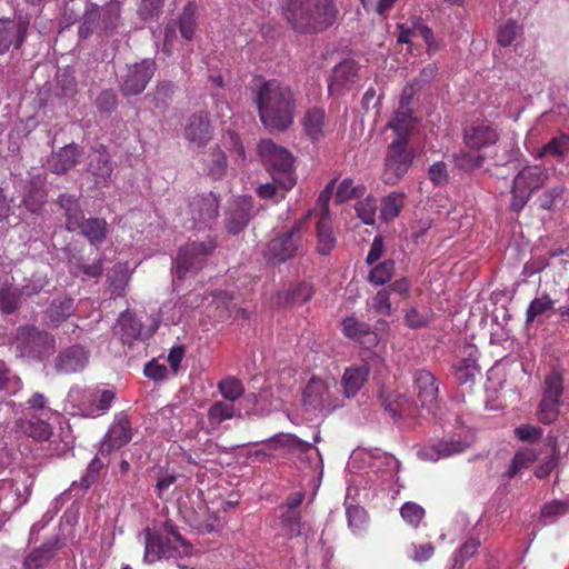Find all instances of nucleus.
<instances>
[{
    "label": "nucleus",
    "mask_w": 569,
    "mask_h": 569,
    "mask_svg": "<svg viewBox=\"0 0 569 569\" xmlns=\"http://www.w3.org/2000/svg\"><path fill=\"white\" fill-rule=\"evenodd\" d=\"M252 201L249 196H241L230 201L226 227L230 233H238L244 229L251 218Z\"/></svg>",
    "instance_id": "19"
},
{
    "label": "nucleus",
    "mask_w": 569,
    "mask_h": 569,
    "mask_svg": "<svg viewBox=\"0 0 569 569\" xmlns=\"http://www.w3.org/2000/svg\"><path fill=\"white\" fill-rule=\"evenodd\" d=\"M131 273L132 271L127 262L116 263L108 272V286L112 296L121 297L124 295Z\"/></svg>",
    "instance_id": "33"
},
{
    "label": "nucleus",
    "mask_w": 569,
    "mask_h": 569,
    "mask_svg": "<svg viewBox=\"0 0 569 569\" xmlns=\"http://www.w3.org/2000/svg\"><path fill=\"white\" fill-rule=\"evenodd\" d=\"M259 116L269 130H286L293 121L296 103L291 89L277 80L261 84L257 96Z\"/></svg>",
    "instance_id": "2"
},
{
    "label": "nucleus",
    "mask_w": 569,
    "mask_h": 569,
    "mask_svg": "<svg viewBox=\"0 0 569 569\" xmlns=\"http://www.w3.org/2000/svg\"><path fill=\"white\" fill-rule=\"evenodd\" d=\"M22 388V381L0 361V390L16 395Z\"/></svg>",
    "instance_id": "49"
},
{
    "label": "nucleus",
    "mask_w": 569,
    "mask_h": 569,
    "mask_svg": "<svg viewBox=\"0 0 569 569\" xmlns=\"http://www.w3.org/2000/svg\"><path fill=\"white\" fill-rule=\"evenodd\" d=\"M336 382L333 380H322L312 378L303 392V402L315 410H332L339 407L333 400Z\"/></svg>",
    "instance_id": "13"
},
{
    "label": "nucleus",
    "mask_w": 569,
    "mask_h": 569,
    "mask_svg": "<svg viewBox=\"0 0 569 569\" xmlns=\"http://www.w3.org/2000/svg\"><path fill=\"white\" fill-rule=\"evenodd\" d=\"M412 123V117L409 109L401 106L396 112L393 119L389 122L388 127L396 131L397 137L407 138L406 134Z\"/></svg>",
    "instance_id": "50"
},
{
    "label": "nucleus",
    "mask_w": 569,
    "mask_h": 569,
    "mask_svg": "<svg viewBox=\"0 0 569 569\" xmlns=\"http://www.w3.org/2000/svg\"><path fill=\"white\" fill-rule=\"evenodd\" d=\"M347 518L349 527L353 532L360 531L365 528L367 523V512L361 507H347Z\"/></svg>",
    "instance_id": "60"
},
{
    "label": "nucleus",
    "mask_w": 569,
    "mask_h": 569,
    "mask_svg": "<svg viewBox=\"0 0 569 569\" xmlns=\"http://www.w3.org/2000/svg\"><path fill=\"white\" fill-rule=\"evenodd\" d=\"M435 552V547L430 542L416 545L412 543L408 549V556L415 562H423L429 560Z\"/></svg>",
    "instance_id": "61"
},
{
    "label": "nucleus",
    "mask_w": 569,
    "mask_h": 569,
    "mask_svg": "<svg viewBox=\"0 0 569 569\" xmlns=\"http://www.w3.org/2000/svg\"><path fill=\"white\" fill-rule=\"evenodd\" d=\"M178 476L170 471H160L157 478V493L160 499H166L171 487L177 482Z\"/></svg>",
    "instance_id": "62"
},
{
    "label": "nucleus",
    "mask_w": 569,
    "mask_h": 569,
    "mask_svg": "<svg viewBox=\"0 0 569 569\" xmlns=\"http://www.w3.org/2000/svg\"><path fill=\"white\" fill-rule=\"evenodd\" d=\"M461 451L460 439L443 438L422 446L417 456L422 461L436 462L440 459L449 458Z\"/></svg>",
    "instance_id": "21"
},
{
    "label": "nucleus",
    "mask_w": 569,
    "mask_h": 569,
    "mask_svg": "<svg viewBox=\"0 0 569 569\" xmlns=\"http://www.w3.org/2000/svg\"><path fill=\"white\" fill-rule=\"evenodd\" d=\"M18 348L22 356L42 360L52 352L54 339L47 332L29 327L21 331Z\"/></svg>",
    "instance_id": "12"
},
{
    "label": "nucleus",
    "mask_w": 569,
    "mask_h": 569,
    "mask_svg": "<svg viewBox=\"0 0 569 569\" xmlns=\"http://www.w3.org/2000/svg\"><path fill=\"white\" fill-rule=\"evenodd\" d=\"M569 511V502L568 501H559L555 500L551 502L546 503L541 508V517L547 522H553L557 517L565 515Z\"/></svg>",
    "instance_id": "57"
},
{
    "label": "nucleus",
    "mask_w": 569,
    "mask_h": 569,
    "mask_svg": "<svg viewBox=\"0 0 569 569\" xmlns=\"http://www.w3.org/2000/svg\"><path fill=\"white\" fill-rule=\"evenodd\" d=\"M88 362V351L82 346L74 345L57 356L54 367L60 373H73L83 370Z\"/></svg>",
    "instance_id": "22"
},
{
    "label": "nucleus",
    "mask_w": 569,
    "mask_h": 569,
    "mask_svg": "<svg viewBox=\"0 0 569 569\" xmlns=\"http://www.w3.org/2000/svg\"><path fill=\"white\" fill-rule=\"evenodd\" d=\"M320 441V432L316 431L312 442L301 440L292 433H278L269 440V447L286 448L289 453L306 460L316 471L322 472V460L319 450L315 443Z\"/></svg>",
    "instance_id": "7"
},
{
    "label": "nucleus",
    "mask_w": 569,
    "mask_h": 569,
    "mask_svg": "<svg viewBox=\"0 0 569 569\" xmlns=\"http://www.w3.org/2000/svg\"><path fill=\"white\" fill-rule=\"evenodd\" d=\"M370 368L368 363L356 365L343 372L341 385L347 398L353 397L368 379Z\"/></svg>",
    "instance_id": "29"
},
{
    "label": "nucleus",
    "mask_w": 569,
    "mask_h": 569,
    "mask_svg": "<svg viewBox=\"0 0 569 569\" xmlns=\"http://www.w3.org/2000/svg\"><path fill=\"white\" fill-rule=\"evenodd\" d=\"M258 154L274 182L282 190H289L296 184L293 158L288 150L271 140H262L258 146Z\"/></svg>",
    "instance_id": "4"
},
{
    "label": "nucleus",
    "mask_w": 569,
    "mask_h": 569,
    "mask_svg": "<svg viewBox=\"0 0 569 569\" xmlns=\"http://www.w3.org/2000/svg\"><path fill=\"white\" fill-rule=\"evenodd\" d=\"M234 416L233 405L230 402L217 401L208 410L210 425L219 426L222 421Z\"/></svg>",
    "instance_id": "47"
},
{
    "label": "nucleus",
    "mask_w": 569,
    "mask_h": 569,
    "mask_svg": "<svg viewBox=\"0 0 569 569\" xmlns=\"http://www.w3.org/2000/svg\"><path fill=\"white\" fill-rule=\"evenodd\" d=\"M204 161L207 163V173L211 178L220 179L224 176L227 170V158L224 152L218 146L211 149Z\"/></svg>",
    "instance_id": "42"
},
{
    "label": "nucleus",
    "mask_w": 569,
    "mask_h": 569,
    "mask_svg": "<svg viewBox=\"0 0 569 569\" xmlns=\"http://www.w3.org/2000/svg\"><path fill=\"white\" fill-rule=\"evenodd\" d=\"M415 383L421 406L432 412L438 399L436 378L429 371L420 370L415 375Z\"/></svg>",
    "instance_id": "26"
},
{
    "label": "nucleus",
    "mask_w": 569,
    "mask_h": 569,
    "mask_svg": "<svg viewBox=\"0 0 569 569\" xmlns=\"http://www.w3.org/2000/svg\"><path fill=\"white\" fill-rule=\"evenodd\" d=\"M29 24V17L23 14L13 19H0V54L7 52L11 46L18 49L22 44Z\"/></svg>",
    "instance_id": "16"
},
{
    "label": "nucleus",
    "mask_w": 569,
    "mask_h": 569,
    "mask_svg": "<svg viewBox=\"0 0 569 569\" xmlns=\"http://www.w3.org/2000/svg\"><path fill=\"white\" fill-rule=\"evenodd\" d=\"M372 308L380 315H391L389 289L383 288L377 292V295L372 298Z\"/></svg>",
    "instance_id": "64"
},
{
    "label": "nucleus",
    "mask_w": 569,
    "mask_h": 569,
    "mask_svg": "<svg viewBox=\"0 0 569 569\" xmlns=\"http://www.w3.org/2000/svg\"><path fill=\"white\" fill-rule=\"evenodd\" d=\"M157 326L143 329L141 322L130 311H124L118 318L113 328L114 333L120 337L123 343H131L137 339H147L151 337Z\"/></svg>",
    "instance_id": "20"
},
{
    "label": "nucleus",
    "mask_w": 569,
    "mask_h": 569,
    "mask_svg": "<svg viewBox=\"0 0 569 569\" xmlns=\"http://www.w3.org/2000/svg\"><path fill=\"white\" fill-rule=\"evenodd\" d=\"M186 139L197 146L207 144L212 137V129L207 113L192 114L184 128Z\"/></svg>",
    "instance_id": "24"
},
{
    "label": "nucleus",
    "mask_w": 569,
    "mask_h": 569,
    "mask_svg": "<svg viewBox=\"0 0 569 569\" xmlns=\"http://www.w3.org/2000/svg\"><path fill=\"white\" fill-rule=\"evenodd\" d=\"M561 402L542 398L537 411V418L540 422L549 425L559 416V407Z\"/></svg>",
    "instance_id": "54"
},
{
    "label": "nucleus",
    "mask_w": 569,
    "mask_h": 569,
    "mask_svg": "<svg viewBox=\"0 0 569 569\" xmlns=\"http://www.w3.org/2000/svg\"><path fill=\"white\" fill-rule=\"evenodd\" d=\"M357 463H362L368 472L379 476L382 483L390 485L398 481L400 462L392 455L376 450H358L352 452L349 468L352 469Z\"/></svg>",
    "instance_id": "5"
},
{
    "label": "nucleus",
    "mask_w": 569,
    "mask_h": 569,
    "mask_svg": "<svg viewBox=\"0 0 569 569\" xmlns=\"http://www.w3.org/2000/svg\"><path fill=\"white\" fill-rule=\"evenodd\" d=\"M91 396L92 418L106 413L116 397L114 392L110 389H91Z\"/></svg>",
    "instance_id": "43"
},
{
    "label": "nucleus",
    "mask_w": 569,
    "mask_h": 569,
    "mask_svg": "<svg viewBox=\"0 0 569 569\" xmlns=\"http://www.w3.org/2000/svg\"><path fill=\"white\" fill-rule=\"evenodd\" d=\"M400 515L409 526L417 528L425 518L426 511L420 505L408 501L401 506Z\"/></svg>",
    "instance_id": "52"
},
{
    "label": "nucleus",
    "mask_w": 569,
    "mask_h": 569,
    "mask_svg": "<svg viewBox=\"0 0 569 569\" xmlns=\"http://www.w3.org/2000/svg\"><path fill=\"white\" fill-rule=\"evenodd\" d=\"M407 138L397 137L389 146L382 179L387 184L398 183L410 169L413 152L407 148Z\"/></svg>",
    "instance_id": "8"
},
{
    "label": "nucleus",
    "mask_w": 569,
    "mask_h": 569,
    "mask_svg": "<svg viewBox=\"0 0 569 569\" xmlns=\"http://www.w3.org/2000/svg\"><path fill=\"white\" fill-rule=\"evenodd\" d=\"M569 153V136L561 133L546 143L537 153V158L546 156L563 157Z\"/></svg>",
    "instance_id": "44"
},
{
    "label": "nucleus",
    "mask_w": 569,
    "mask_h": 569,
    "mask_svg": "<svg viewBox=\"0 0 569 569\" xmlns=\"http://www.w3.org/2000/svg\"><path fill=\"white\" fill-rule=\"evenodd\" d=\"M303 223V220H300L289 231L274 237L264 250L266 259L272 263H280L293 258L302 248Z\"/></svg>",
    "instance_id": "9"
},
{
    "label": "nucleus",
    "mask_w": 569,
    "mask_h": 569,
    "mask_svg": "<svg viewBox=\"0 0 569 569\" xmlns=\"http://www.w3.org/2000/svg\"><path fill=\"white\" fill-rule=\"evenodd\" d=\"M80 154L81 152L77 146H66L51 157L50 168L56 173H63L77 164Z\"/></svg>",
    "instance_id": "32"
},
{
    "label": "nucleus",
    "mask_w": 569,
    "mask_h": 569,
    "mask_svg": "<svg viewBox=\"0 0 569 569\" xmlns=\"http://www.w3.org/2000/svg\"><path fill=\"white\" fill-rule=\"evenodd\" d=\"M73 312V300L60 298L53 300L47 310V318L52 326H58Z\"/></svg>",
    "instance_id": "39"
},
{
    "label": "nucleus",
    "mask_w": 569,
    "mask_h": 569,
    "mask_svg": "<svg viewBox=\"0 0 569 569\" xmlns=\"http://www.w3.org/2000/svg\"><path fill=\"white\" fill-rule=\"evenodd\" d=\"M551 310H555V301L548 295L535 298L528 306L526 323L528 325L533 322L538 317L546 315Z\"/></svg>",
    "instance_id": "45"
},
{
    "label": "nucleus",
    "mask_w": 569,
    "mask_h": 569,
    "mask_svg": "<svg viewBox=\"0 0 569 569\" xmlns=\"http://www.w3.org/2000/svg\"><path fill=\"white\" fill-rule=\"evenodd\" d=\"M398 42L409 43L413 39L421 38L427 43L431 40V30L425 26L421 21H413L411 26L399 24Z\"/></svg>",
    "instance_id": "37"
},
{
    "label": "nucleus",
    "mask_w": 569,
    "mask_h": 569,
    "mask_svg": "<svg viewBox=\"0 0 569 569\" xmlns=\"http://www.w3.org/2000/svg\"><path fill=\"white\" fill-rule=\"evenodd\" d=\"M535 460L536 455L532 450H521L517 452L507 471L508 477H515L521 469L528 468Z\"/></svg>",
    "instance_id": "56"
},
{
    "label": "nucleus",
    "mask_w": 569,
    "mask_h": 569,
    "mask_svg": "<svg viewBox=\"0 0 569 569\" xmlns=\"http://www.w3.org/2000/svg\"><path fill=\"white\" fill-rule=\"evenodd\" d=\"M219 390L223 398L234 401L243 393V387L236 378H228L219 383Z\"/></svg>",
    "instance_id": "59"
},
{
    "label": "nucleus",
    "mask_w": 569,
    "mask_h": 569,
    "mask_svg": "<svg viewBox=\"0 0 569 569\" xmlns=\"http://www.w3.org/2000/svg\"><path fill=\"white\" fill-rule=\"evenodd\" d=\"M57 550V538L46 541L26 557L23 562L24 569H42L54 557Z\"/></svg>",
    "instance_id": "31"
},
{
    "label": "nucleus",
    "mask_w": 569,
    "mask_h": 569,
    "mask_svg": "<svg viewBox=\"0 0 569 569\" xmlns=\"http://www.w3.org/2000/svg\"><path fill=\"white\" fill-rule=\"evenodd\" d=\"M119 17L118 8L114 6L109 9H101L97 4H89L82 17L79 28L81 38H88L94 29L108 31L116 27Z\"/></svg>",
    "instance_id": "14"
},
{
    "label": "nucleus",
    "mask_w": 569,
    "mask_h": 569,
    "mask_svg": "<svg viewBox=\"0 0 569 569\" xmlns=\"http://www.w3.org/2000/svg\"><path fill=\"white\" fill-rule=\"evenodd\" d=\"M216 249V242L211 238L204 241H191L179 249L174 260V274L183 279L198 272L206 263L207 258Z\"/></svg>",
    "instance_id": "6"
},
{
    "label": "nucleus",
    "mask_w": 569,
    "mask_h": 569,
    "mask_svg": "<svg viewBox=\"0 0 569 569\" xmlns=\"http://www.w3.org/2000/svg\"><path fill=\"white\" fill-rule=\"evenodd\" d=\"M189 211L194 227H208L218 217V199L211 192L196 196L189 204Z\"/></svg>",
    "instance_id": "18"
},
{
    "label": "nucleus",
    "mask_w": 569,
    "mask_h": 569,
    "mask_svg": "<svg viewBox=\"0 0 569 569\" xmlns=\"http://www.w3.org/2000/svg\"><path fill=\"white\" fill-rule=\"evenodd\" d=\"M179 28L181 36L186 40H191L197 29V16L192 4L184 7L181 17L179 19Z\"/></svg>",
    "instance_id": "48"
},
{
    "label": "nucleus",
    "mask_w": 569,
    "mask_h": 569,
    "mask_svg": "<svg viewBox=\"0 0 569 569\" xmlns=\"http://www.w3.org/2000/svg\"><path fill=\"white\" fill-rule=\"evenodd\" d=\"M154 73V62L146 59L128 67L122 82V91L127 96L141 93Z\"/></svg>",
    "instance_id": "17"
},
{
    "label": "nucleus",
    "mask_w": 569,
    "mask_h": 569,
    "mask_svg": "<svg viewBox=\"0 0 569 569\" xmlns=\"http://www.w3.org/2000/svg\"><path fill=\"white\" fill-rule=\"evenodd\" d=\"M336 246V237L331 227V218H318L317 221V250L321 254H328Z\"/></svg>",
    "instance_id": "36"
},
{
    "label": "nucleus",
    "mask_w": 569,
    "mask_h": 569,
    "mask_svg": "<svg viewBox=\"0 0 569 569\" xmlns=\"http://www.w3.org/2000/svg\"><path fill=\"white\" fill-rule=\"evenodd\" d=\"M211 303L219 310V315L217 316L219 319H224L232 315L234 305L232 303V297L228 292L214 293Z\"/></svg>",
    "instance_id": "58"
},
{
    "label": "nucleus",
    "mask_w": 569,
    "mask_h": 569,
    "mask_svg": "<svg viewBox=\"0 0 569 569\" xmlns=\"http://www.w3.org/2000/svg\"><path fill=\"white\" fill-rule=\"evenodd\" d=\"M341 329L346 337L370 348L379 342L378 335L370 330V327L359 321L356 317L349 316L342 319Z\"/></svg>",
    "instance_id": "23"
},
{
    "label": "nucleus",
    "mask_w": 569,
    "mask_h": 569,
    "mask_svg": "<svg viewBox=\"0 0 569 569\" xmlns=\"http://www.w3.org/2000/svg\"><path fill=\"white\" fill-rule=\"evenodd\" d=\"M563 392V378L562 375L553 369L545 378L542 398L561 402Z\"/></svg>",
    "instance_id": "41"
},
{
    "label": "nucleus",
    "mask_w": 569,
    "mask_h": 569,
    "mask_svg": "<svg viewBox=\"0 0 569 569\" xmlns=\"http://www.w3.org/2000/svg\"><path fill=\"white\" fill-rule=\"evenodd\" d=\"M302 126L307 136L316 141L325 133L326 127V114L325 111L320 108L309 109L303 119Z\"/></svg>",
    "instance_id": "34"
},
{
    "label": "nucleus",
    "mask_w": 569,
    "mask_h": 569,
    "mask_svg": "<svg viewBox=\"0 0 569 569\" xmlns=\"http://www.w3.org/2000/svg\"><path fill=\"white\" fill-rule=\"evenodd\" d=\"M88 171L94 178L97 186H106L111 180L110 156L103 146L94 149L89 156Z\"/></svg>",
    "instance_id": "27"
},
{
    "label": "nucleus",
    "mask_w": 569,
    "mask_h": 569,
    "mask_svg": "<svg viewBox=\"0 0 569 569\" xmlns=\"http://www.w3.org/2000/svg\"><path fill=\"white\" fill-rule=\"evenodd\" d=\"M144 542V561L152 563L161 558H178L191 553V546L182 539L170 521L159 529L147 528L141 533Z\"/></svg>",
    "instance_id": "3"
},
{
    "label": "nucleus",
    "mask_w": 569,
    "mask_h": 569,
    "mask_svg": "<svg viewBox=\"0 0 569 569\" xmlns=\"http://www.w3.org/2000/svg\"><path fill=\"white\" fill-rule=\"evenodd\" d=\"M280 511V526L284 536L292 538L300 535L301 523L298 510L284 509Z\"/></svg>",
    "instance_id": "46"
},
{
    "label": "nucleus",
    "mask_w": 569,
    "mask_h": 569,
    "mask_svg": "<svg viewBox=\"0 0 569 569\" xmlns=\"http://www.w3.org/2000/svg\"><path fill=\"white\" fill-rule=\"evenodd\" d=\"M498 139L496 130L489 126H478L465 133V170L482 166L483 148L493 144Z\"/></svg>",
    "instance_id": "11"
},
{
    "label": "nucleus",
    "mask_w": 569,
    "mask_h": 569,
    "mask_svg": "<svg viewBox=\"0 0 569 569\" xmlns=\"http://www.w3.org/2000/svg\"><path fill=\"white\" fill-rule=\"evenodd\" d=\"M356 212L359 219L366 224H373L376 221L377 201L373 197L368 196L363 200L357 202Z\"/></svg>",
    "instance_id": "51"
},
{
    "label": "nucleus",
    "mask_w": 569,
    "mask_h": 569,
    "mask_svg": "<svg viewBox=\"0 0 569 569\" xmlns=\"http://www.w3.org/2000/svg\"><path fill=\"white\" fill-rule=\"evenodd\" d=\"M548 179L546 169L538 166L525 167L513 179L511 208L520 211L530 198V194L542 187Z\"/></svg>",
    "instance_id": "10"
},
{
    "label": "nucleus",
    "mask_w": 569,
    "mask_h": 569,
    "mask_svg": "<svg viewBox=\"0 0 569 569\" xmlns=\"http://www.w3.org/2000/svg\"><path fill=\"white\" fill-rule=\"evenodd\" d=\"M92 244L101 243L107 236V223L99 218H90L78 229Z\"/></svg>",
    "instance_id": "38"
},
{
    "label": "nucleus",
    "mask_w": 569,
    "mask_h": 569,
    "mask_svg": "<svg viewBox=\"0 0 569 569\" xmlns=\"http://www.w3.org/2000/svg\"><path fill=\"white\" fill-rule=\"evenodd\" d=\"M281 11L291 28L300 33L321 32L335 23L338 14L333 0H284Z\"/></svg>",
    "instance_id": "1"
},
{
    "label": "nucleus",
    "mask_w": 569,
    "mask_h": 569,
    "mask_svg": "<svg viewBox=\"0 0 569 569\" xmlns=\"http://www.w3.org/2000/svg\"><path fill=\"white\" fill-rule=\"evenodd\" d=\"M395 271V263L391 260H386L377 264L369 274V281L376 286H382L388 282Z\"/></svg>",
    "instance_id": "53"
},
{
    "label": "nucleus",
    "mask_w": 569,
    "mask_h": 569,
    "mask_svg": "<svg viewBox=\"0 0 569 569\" xmlns=\"http://www.w3.org/2000/svg\"><path fill=\"white\" fill-rule=\"evenodd\" d=\"M521 31V26L513 20H509L498 29L497 41L500 46L508 47L517 39Z\"/></svg>",
    "instance_id": "55"
},
{
    "label": "nucleus",
    "mask_w": 569,
    "mask_h": 569,
    "mask_svg": "<svg viewBox=\"0 0 569 569\" xmlns=\"http://www.w3.org/2000/svg\"><path fill=\"white\" fill-rule=\"evenodd\" d=\"M405 193L391 192L386 196L381 201L380 217L383 221L388 222L398 217L401 208L403 207Z\"/></svg>",
    "instance_id": "40"
},
{
    "label": "nucleus",
    "mask_w": 569,
    "mask_h": 569,
    "mask_svg": "<svg viewBox=\"0 0 569 569\" xmlns=\"http://www.w3.org/2000/svg\"><path fill=\"white\" fill-rule=\"evenodd\" d=\"M91 389L72 387L66 399V409H70L72 415L82 417L92 416Z\"/></svg>",
    "instance_id": "28"
},
{
    "label": "nucleus",
    "mask_w": 569,
    "mask_h": 569,
    "mask_svg": "<svg viewBox=\"0 0 569 569\" xmlns=\"http://www.w3.org/2000/svg\"><path fill=\"white\" fill-rule=\"evenodd\" d=\"M119 17L118 8L114 6L109 9H101L97 4H89L82 17L79 28L81 38H88L94 29L108 31L116 27Z\"/></svg>",
    "instance_id": "15"
},
{
    "label": "nucleus",
    "mask_w": 569,
    "mask_h": 569,
    "mask_svg": "<svg viewBox=\"0 0 569 569\" xmlns=\"http://www.w3.org/2000/svg\"><path fill=\"white\" fill-rule=\"evenodd\" d=\"M132 438L129 419L124 413H118L104 437L102 450L119 449L127 445Z\"/></svg>",
    "instance_id": "25"
},
{
    "label": "nucleus",
    "mask_w": 569,
    "mask_h": 569,
    "mask_svg": "<svg viewBox=\"0 0 569 569\" xmlns=\"http://www.w3.org/2000/svg\"><path fill=\"white\" fill-rule=\"evenodd\" d=\"M19 295L16 289L3 288L0 290V309L4 313H12L17 309Z\"/></svg>",
    "instance_id": "63"
},
{
    "label": "nucleus",
    "mask_w": 569,
    "mask_h": 569,
    "mask_svg": "<svg viewBox=\"0 0 569 569\" xmlns=\"http://www.w3.org/2000/svg\"><path fill=\"white\" fill-rule=\"evenodd\" d=\"M358 77V66L353 60H345L332 70L328 89L331 93L339 92Z\"/></svg>",
    "instance_id": "30"
},
{
    "label": "nucleus",
    "mask_w": 569,
    "mask_h": 569,
    "mask_svg": "<svg viewBox=\"0 0 569 569\" xmlns=\"http://www.w3.org/2000/svg\"><path fill=\"white\" fill-rule=\"evenodd\" d=\"M47 201L43 180L38 178L22 198V204L31 213H40Z\"/></svg>",
    "instance_id": "35"
}]
</instances>
